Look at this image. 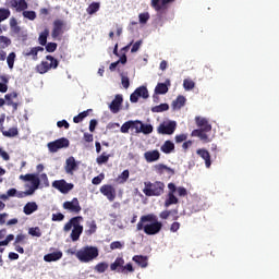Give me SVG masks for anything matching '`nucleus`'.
I'll use <instances>...</instances> for the list:
<instances>
[{
    "label": "nucleus",
    "mask_w": 279,
    "mask_h": 279,
    "mask_svg": "<svg viewBox=\"0 0 279 279\" xmlns=\"http://www.w3.org/2000/svg\"><path fill=\"white\" fill-rule=\"evenodd\" d=\"M120 130H121L122 134H128V132H130V130H132V121H128V122L123 123Z\"/></svg>",
    "instance_id": "nucleus-53"
},
{
    "label": "nucleus",
    "mask_w": 279,
    "mask_h": 279,
    "mask_svg": "<svg viewBox=\"0 0 279 279\" xmlns=\"http://www.w3.org/2000/svg\"><path fill=\"white\" fill-rule=\"evenodd\" d=\"M154 169L158 175H162V173H167L168 175H175V170L172 168H169L165 163H158L154 166Z\"/></svg>",
    "instance_id": "nucleus-16"
},
{
    "label": "nucleus",
    "mask_w": 279,
    "mask_h": 279,
    "mask_svg": "<svg viewBox=\"0 0 279 279\" xmlns=\"http://www.w3.org/2000/svg\"><path fill=\"white\" fill-rule=\"evenodd\" d=\"M111 271H118V274H134V266L131 263L125 265L123 257H117L116 260L110 265Z\"/></svg>",
    "instance_id": "nucleus-6"
},
{
    "label": "nucleus",
    "mask_w": 279,
    "mask_h": 279,
    "mask_svg": "<svg viewBox=\"0 0 279 279\" xmlns=\"http://www.w3.org/2000/svg\"><path fill=\"white\" fill-rule=\"evenodd\" d=\"M169 86H171V81L166 80V83H158L155 87L156 95H167L169 93Z\"/></svg>",
    "instance_id": "nucleus-19"
},
{
    "label": "nucleus",
    "mask_w": 279,
    "mask_h": 279,
    "mask_svg": "<svg viewBox=\"0 0 279 279\" xmlns=\"http://www.w3.org/2000/svg\"><path fill=\"white\" fill-rule=\"evenodd\" d=\"M146 162H156L160 160V151L158 150H148L144 154Z\"/></svg>",
    "instance_id": "nucleus-23"
},
{
    "label": "nucleus",
    "mask_w": 279,
    "mask_h": 279,
    "mask_svg": "<svg viewBox=\"0 0 279 279\" xmlns=\"http://www.w3.org/2000/svg\"><path fill=\"white\" fill-rule=\"evenodd\" d=\"M25 239H26V236H25V234H23V233H20V234H17L16 236H15V241H14V243H24L25 242Z\"/></svg>",
    "instance_id": "nucleus-64"
},
{
    "label": "nucleus",
    "mask_w": 279,
    "mask_h": 279,
    "mask_svg": "<svg viewBox=\"0 0 279 279\" xmlns=\"http://www.w3.org/2000/svg\"><path fill=\"white\" fill-rule=\"evenodd\" d=\"M174 149H175V144H173V142L171 141H166L163 145L160 147V150L163 154H171V151H173Z\"/></svg>",
    "instance_id": "nucleus-32"
},
{
    "label": "nucleus",
    "mask_w": 279,
    "mask_h": 279,
    "mask_svg": "<svg viewBox=\"0 0 279 279\" xmlns=\"http://www.w3.org/2000/svg\"><path fill=\"white\" fill-rule=\"evenodd\" d=\"M140 131L142 134H151L154 132V126L151 124H144L140 125Z\"/></svg>",
    "instance_id": "nucleus-39"
},
{
    "label": "nucleus",
    "mask_w": 279,
    "mask_h": 279,
    "mask_svg": "<svg viewBox=\"0 0 279 279\" xmlns=\"http://www.w3.org/2000/svg\"><path fill=\"white\" fill-rule=\"evenodd\" d=\"M179 199L175 197V194L168 193V198L165 201V207L169 208V206H173V204H178Z\"/></svg>",
    "instance_id": "nucleus-34"
},
{
    "label": "nucleus",
    "mask_w": 279,
    "mask_h": 279,
    "mask_svg": "<svg viewBox=\"0 0 279 279\" xmlns=\"http://www.w3.org/2000/svg\"><path fill=\"white\" fill-rule=\"evenodd\" d=\"M52 221H64V215L62 213L52 214Z\"/></svg>",
    "instance_id": "nucleus-58"
},
{
    "label": "nucleus",
    "mask_w": 279,
    "mask_h": 279,
    "mask_svg": "<svg viewBox=\"0 0 279 279\" xmlns=\"http://www.w3.org/2000/svg\"><path fill=\"white\" fill-rule=\"evenodd\" d=\"M175 128H178V123H175V121L162 122L157 128V132L158 134L171 136V134L175 132Z\"/></svg>",
    "instance_id": "nucleus-9"
},
{
    "label": "nucleus",
    "mask_w": 279,
    "mask_h": 279,
    "mask_svg": "<svg viewBox=\"0 0 279 279\" xmlns=\"http://www.w3.org/2000/svg\"><path fill=\"white\" fill-rule=\"evenodd\" d=\"M207 132H211V131H206L204 129H196L192 131L191 136L199 138V141H202L203 143H210V137H208V134H206Z\"/></svg>",
    "instance_id": "nucleus-15"
},
{
    "label": "nucleus",
    "mask_w": 279,
    "mask_h": 279,
    "mask_svg": "<svg viewBox=\"0 0 279 279\" xmlns=\"http://www.w3.org/2000/svg\"><path fill=\"white\" fill-rule=\"evenodd\" d=\"M47 38H49V28H45L44 32L39 34L38 43L41 45V47H45L47 45Z\"/></svg>",
    "instance_id": "nucleus-33"
},
{
    "label": "nucleus",
    "mask_w": 279,
    "mask_h": 279,
    "mask_svg": "<svg viewBox=\"0 0 279 279\" xmlns=\"http://www.w3.org/2000/svg\"><path fill=\"white\" fill-rule=\"evenodd\" d=\"M75 256L81 263H90L99 256V248L97 246H84L75 253Z\"/></svg>",
    "instance_id": "nucleus-4"
},
{
    "label": "nucleus",
    "mask_w": 279,
    "mask_h": 279,
    "mask_svg": "<svg viewBox=\"0 0 279 279\" xmlns=\"http://www.w3.org/2000/svg\"><path fill=\"white\" fill-rule=\"evenodd\" d=\"M100 8H101L100 2H92L87 7L86 12H87V14H89V16H93V14H97V12H99Z\"/></svg>",
    "instance_id": "nucleus-31"
},
{
    "label": "nucleus",
    "mask_w": 279,
    "mask_h": 279,
    "mask_svg": "<svg viewBox=\"0 0 279 279\" xmlns=\"http://www.w3.org/2000/svg\"><path fill=\"white\" fill-rule=\"evenodd\" d=\"M82 221H84V217L76 216L71 218L63 227L64 232H71V240L72 241H80V236H82V232H84V226H82Z\"/></svg>",
    "instance_id": "nucleus-2"
},
{
    "label": "nucleus",
    "mask_w": 279,
    "mask_h": 279,
    "mask_svg": "<svg viewBox=\"0 0 279 279\" xmlns=\"http://www.w3.org/2000/svg\"><path fill=\"white\" fill-rule=\"evenodd\" d=\"M88 112H93V109H88V110L83 111V112L78 113L77 116H75L73 118L74 123H82V121H84V119H86V117H88Z\"/></svg>",
    "instance_id": "nucleus-36"
},
{
    "label": "nucleus",
    "mask_w": 279,
    "mask_h": 279,
    "mask_svg": "<svg viewBox=\"0 0 279 279\" xmlns=\"http://www.w3.org/2000/svg\"><path fill=\"white\" fill-rule=\"evenodd\" d=\"M131 129L136 131V134H141V124H143V122L141 120H136V121H131Z\"/></svg>",
    "instance_id": "nucleus-51"
},
{
    "label": "nucleus",
    "mask_w": 279,
    "mask_h": 279,
    "mask_svg": "<svg viewBox=\"0 0 279 279\" xmlns=\"http://www.w3.org/2000/svg\"><path fill=\"white\" fill-rule=\"evenodd\" d=\"M169 110V104H160L151 108V112H167Z\"/></svg>",
    "instance_id": "nucleus-44"
},
{
    "label": "nucleus",
    "mask_w": 279,
    "mask_h": 279,
    "mask_svg": "<svg viewBox=\"0 0 279 279\" xmlns=\"http://www.w3.org/2000/svg\"><path fill=\"white\" fill-rule=\"evenodd\" d=\"M3 136H7V138H14V136H19V129L17 128H11L7 131H2Z\"/></svg>",
    "instance_id": "nucleus-37"
},
{
    "label": "nucleus",
    "mask_w": 279,
    "mask_h": 279,
    "mask_svg": "<svg viewBox=\"0 0 279 279\" xmlns=\"http://www.w3.org/2000/svg\"><path fill=\"white\" fill-rule=\"evenodd\" d=\"M150 5L156 10V12H160V10H165V8H167V4H162V0H151Z\"/></svg>",
    "instance_id": "nucleus-38"
},
{
    "label": "nucleus",
    "mask_w": 279,
    "mask_h": 279,
    "mask_svg": "<svg viewBox=\"0 0 279 279\" xmlns=\"http://www.w3.org/2000/svg\"><path fill=\"white\" fill-rule=\"evenodd\" d=\"M34 193H36V190L29 187L25 192H17L16 197H19V199H23L24 197H29V195H34Z\"/></svg>",
    "instance_id": "nucleus-42"
},
{
    "label": "nucleus",
    "mask_w": 279,
    "mask_h": 279,
    "mask_svg": "<svg viewBox=\"0 0 279 279\" xmlns=\"http://www.w3.org/2000/svg\"><path fill=\"white\" fill-rule=\"evenodd\" d=\"M60 61L53 58L51 54L46 56V61H41L39 64L36 65V71L40 75H45V73H49L51 69H58Z\"/></svg>",
    "instance_id": "nucleus-5"
},
{
    "label": "nucleus",
    "mask_w": 279,
    "mask_h": 279,
    "mask_svg": "<svg viewBox=\"0 0 279 279\" xmlns=\"http://www.w3.org/2000/svg\"><path fill=\"white\" fill-rule=\"evenodd\" d=\"M63 208L64 210H70V213H75V215H80V213H82V206L80 205L77 197H74L72 201L64 202Z\"/></svg>",
    "instance_id": "nucleus-10"
},
{
    "label": "nucleus",
    "mask_w": 279,
    "mask_h": 279,
    "mask_svg": "<svg viewBox=\"0 0 279 279\" xmlns=\"http://www.w3.org/2000/svg\"><path fill=\"white\" fill-rule=\"evenodd\" d=\"M106 175L104 173L98 174L92 180V183L95 185H99L100 182H104Z\"/></svg>",
    "instance_id": "nucleus-56"
},
{
    "label": "nucleus",
    "mask_w": 279,
    "mask_h": 279,
    "mask_svg": "<svg viewBox=\"0 0 279 279\" xmlns=\"http://www.w3.org/2000/svg\"><path fill=\"white\" fill-rule=\"evenodd\" d=\"M149 19H150L149 12H144L138 14V20L141 25L147 24V21H149Z\"/></svg>",
    "instance_id": "nucleus-49"
},
{
    "label": "nucleus",
    "mask_w": 279,
    "mask_h": 279,
    "mask_svg": "<svg viewBox=\"0 0 279 279\" xmlns=\"http://www.w3.org/2000/svg\"><path fill=\"white\" fill-rule=\"evenodd\" d=\"M52 187L57 189L60 193L63 195H66L70 191H73L75 185L73 183H66V180L61 179V180H56L52 182Z\"/></svg>",
    "instance_id": "nucleus-8"
},
{
    "label": "nucleus",
    "mask_w": 279,
    "mask_h": 279,
    "mask_svg": "<svg viewBox=\"0 0 279 279\" xmlns=\"http://www.w3.org/2000/svg\"><path fill=\"white\" fill-rule=\"evenodd\" d=\"M132 260L134 263H136V265H138V267H142V269H145V267H147V265H149L147 256L135 255V256H133Z\"/></svg>",
    "instance_id": "nucleus-26"
},
{
    "label": "nucleus",
    "mask_w": 279,
    "mask_h": 279,
    "mask_svg": "<svg viewBox=\"0 0 279 279\" xmlns=\"http://www.w3.org/2000/svg\"><path fill=\"white\" fill-rule=\"evenodd\" d=\"M197 156H201L203 160H205V167L207 169H210V165H213V161H210V153L206 148H199L196 150Z\"/></svg>",
    "instance_id": "nucleus-17"
},
{
    "label": "nucleus",
    "mask_w": 279,
    "mask_h": 279,
    "mask_svg": "<svg viewBox=\"0 0 279 279\" xmlns=\"http://www.w3.org/2000/svg\"><path fill=\"white\" fill-rule=\"evenodd\" d=\"M130 179V170H124L119 177H118V182L120 184H125L128 180Z\"/></svg>",
    "instance_id": "nucleus-43"
},
{
    "label": "nucleus",
    "mask_w": 279,
    "mask_h": 279,
    "mask_svg": "<svg viewBox=\"0 0 279 279\" xmlns=\"http://www.w3.org/2000/svg\"><path fill=\"white\" fill-rule=\"evenodd\" d=\"M143 193L146 197H160L165 193V183L162 181H151L144 182Z\"/></svg>",
    "instance_id": "nucleus-3"
},
{
    "label": "nucleus",
    "mask_w": 279,
    "mask_h": 279,
    "mask_svg": "<svg viewBox=\"0 0 279 279\" xmlns=\"http://www.w3.org/2000/svg\"><path fill=\"white\" fill-rule=\"evenodd\" d=\"M137 92V95L142 97L143 99H149V90H147L146 86H140L135 89Z\"/></svg>",
    "instance_id": "nucleus-35"
},
{
    "label": "nucleus",
    "mask_w": 279,
    "mask_h": 279,
    "mask_svg": "<svg viewBox=\"0 0 279 279\" xmlns=\"http://www.w3.org/2000/svg\"><path fill=\"white\" fill-rule=\"evenodd\" d=\"M28 234H31V236H37V238L43 236V232L40 231L39 227L29 228L28 229Z\"/></svg>",
    "instance_id": "nucleus-47"
},
{
    "label": "nucleus",
    "mask_w": 279,
    "mask_h": 279,
    "mask_svg": "<svg viewBox=\"0 0 279 279\" xmlns=\"http://www.w3.org/2000/svg\"><path fill=\"white\" fill-rule=\"evenodd\" d=\"M16 60V53L15 52H10L9 56L7 57V64L9 69H14V62Z\"/></svg>",
    "instance_id": "nucleus-41"
},
{
    "label": "nucleus",
    "mask_w": 279,
    "mask_h": 279,
    "mask_svg": "<svg viewBox=\"0 0 279 279\" xmlns=\"http://www.w3.org/2000/svg\"><path fill=\"white\" fill-rule=\"evenodd\" d=\"M121 84L123 88H130V77L122 75Z\"/></svg>",
    "instance_id": "nucleus-59"
},
{
    "label": "nucleus",
    "mask_w": 279,
    "mask_h": 279,
    "mask_svg": "<svg viewBox=\"0 0 279 279\" xmlns=\"http://www.w3.org/2000/svg\"><path fill=\"white\" fill-rule=\"evenodd\" d=\"M123 244L120 241H114L110 244V250H121Z\"/></svg>",
    "instance_id": "nucleus-62"
},
{
    "label": "nucleus",
    "mask_w": 279,
    "mask_h": 279,
    "mask_svg": "<svg viewBox=\"0 0 279 279\" xmlns=\"http://www.w3.org/2000/svg\"><path fill=\"white\" fill-rule=\"evenodd\" d=\"M39 51H45V48L40 47V46L33 47L29 50L24 51L23 56H25L26 58H29V56H31L33 60H38Z\"/></svg>",
    "instance_id": "nucleus-22"
},
{
    "label": "nucleus",
    "mask_w": 279,
    "mask_h": 279,
    "mask_svg": "<svg viewBox=\"0 0 279 279\" xmlns=\"http://www.w3.org/2000/svg\"><path fill=\"white\" fill-rule=\"evenodd\" d=\"M87 230H85V234L87 236H93L95 232H97V222L95 220H87L86 221Z\"/></svg>",
    "instance_id": "nucleus-27"
},
{
    "label": "nucleus",
    "mask_w": 279,
    "mask_h": 279,
    "mask_svg": "<svg viewBox=\"0 0 279 279\" xmlns=\"http://www.w3.org/2000/svg\"><path fill=\"white\" fill-rule=\"evenodd\" d=\"M136 229L137 231L143 230L148 236H154L162 230V222L158 221V216L147 214L140 218Z\"/></svg>",
    "instance_id": "nucleus-1"
},
{
    "label": "nucleus",
    "mask_w": 279,
    "mask_h": 279,
    "mask_svg": "<svg viewBox=\"0 0 279 279\" xmlns=\"http://www.w3.org/2000/svg\"><path fill=\"white\" fill-rule=\"evenodd\" d=\"M46 51L48 53H53L58 49V44L57 43H48L45 45Z\"/></svg>",
    "instance_id": "nucleus-52"
},
{
    "label": "nucleus",
    "mask_w": 279,
    "mask_h": 279,
    "mask_svg": "<svg viewBox=\"0 0 279 279\" xmlns=\"http://www.w3.org/2000/svg\"><path fill=\"white\" fill-rule=\"evenodd\" d=\"M110 160V155H107L106 153H102L100 156L96 158L97 165H106Z\"/></svg>",
    "instance_id": "nucleus-45"
},
{
    "label": "nucleus",
    "mask_w": 279,
    "mask_h": 279,
    "mask_svg": "<svg viewBox=\"0 0 279 279\" xmlns=\"http://www.w3.org/2000/svg\"><path fill=\"white\" fill-rule=\"evenodd\" d=\"M177 192L179 197H186V195H189V192L185 190V187H177Z\"/></svg>",
    "instance_id": "nucleus-60"
},
{
    "label": "nucleus",
    "mask_w": 279,
    "mask_h": 279,
    "mask_svg": "<svg viewBox=\"0 0 279 279\" xmlns=\"http://www.w3.org/2000/svg\"><path fill=\"white\" fill-rule=\"evenodd\" d=\"M36 210H38V204L36 202H28L23 208V213L26 215H33Z\"/></svg>",
    "instance_id": "nucleus-29"
},
{
    "label": "nucleus",
    "mask_w": 279,
    "mask_h": 279,
    "mask_svg": "<svg viewBox=\"0 0 279 279\" xmlns=\"http://www.w3.org/2000/svg\"><path fill=\"white\" fill-rule=\"evenodd\" d=\"M138 97H141V96L138 95V93L135 89L134 93H132L131 96H130L131 104H137L138 102Z\"/></svg>",
    "instance_id": "nucleus-57"
},
{
    "label": "nucleus",
    "mask_w": 279,
    "mask_h": 279,
    "mask_svg": "<svg viewBox=\"0 0 279 279\" xmlns=\"http://www.w3.org/2000/svg\"><path fill=\"white\" fill-rule=\"evenodd\" d=\"M142 46H143V39L137 40L135 44H133L131 48V53H136V51H138V49H141Z\"/></svg>",
    "instance_id": "nucleus-55"
},
{
    "label": "nucleus",
    "mask_w": 279,
    "mask_h": 279,
    "mask_svg": "<svg viewBox=\"0 0 279 279\" xmlns=\"http://www.w3.org/2000/svg\"><path fill=\"white\" fill-rule=\"evenodd\" d=\"M121 106H123V95L117 94L114 99L109 105V109L113 114H117L121 111Z\"/></svg>",
    "instance_id": "nucleus-14"
},
{
    "label": "nucleus",
    "mask_w": 279,
    "mask_h": 279,
    "mask_svg": "<svg viewBox=\"0 0 279 279\" xmlns=\"http://www.w3.org/2000/svg\"><path fill=\"white\" fill-rule=\"evenodd\" d=\"M17 40H22V43H25L27 40V32L22 31L21 33H17Z\"/></svg>",
    "instance_id": "nucleus-61"
},
{
    "label": "nucleus",
    "mask_w": 279,
    "mask_h": 279,
    "mask_svg": "<svg viewBox=\"0 0 279 279\" xmlns=\"http://www.w3.org/2000/svg\"><path fill=\"white\" fill-rule=\"evenodd\" d=\"M62 34H64V21L54 20L52 24V32H51V36L53 40H56V38H60Z\"/></svg>",
    "instance_id": "nucleus-12"
},
{
    "label": "nucleus",
    "mask_w": 279,
    "mask_h": 279,
    "mask_svg": "<svg viewBox=\"0 0 279 279\" xmlns=\"http://www.w3.org/2000/svg\"><path fill=\"white\" fill-rule=\"evenodd\" d=\"M19 97V94L16 92H13L11 94H7L4 96L7 106H11L13 108V112H16L19 110V102H14L12 99H16Z\"/></svg>",
    "instance_id": "nucleus-18"
},
{
    "label": "nucleus",
    "mask_w": 279,
    "mask_h": 279,
    "mask_svg": "<svg viewBox=\"0 0 279 279\" xmlns=\"http://www.w3.org/2000/svg\"><path fill=\"white\" fill-rule=\"evenodd\" d=\"M57 126H58V128H64L65 130H69L70 124L68 123L66 120H61V121H58V122H57Z\"/></svg>",
    "instance_id": "nucleus-63"
},
{
    "label": "nucleus",
    "mask_w": 279,
    "mask_h": 279,
    "mask_svg": "<svg viewBox=\"0 0 279 279\" xmlns=\"http://www.w3.org/2000/svg\"><path fill=\"white\" fill-rule=\"evenodd\" d=\"M5 19H10V10L8 9H0V23L5 21Z\"/></svg>",
    "instance_id": "nucleus-54"
},
{
    "label": "nucleus",
    "mask_w": 279,
    "mask_h": 279,
    "mask_svg": "<svg viewBox=\"0 0 279 279\" xmlns=\"http://www.w3.org/2000/svg\"><path fill=\"white\" fill-rule=\"evenodd\" d=\"M63 254L61 251H57L50 254H46L44 256V260L46 263H56V260H60V258H62Z\"/></svg>",
    "instance_id": "nucleus-25"
},
{
    "label": "nucleus",
    "mask_w": 279,
    "mask_h": 279,
    "mask_svg": "<svg viewBox=\"0 0 279 279\" xmlns=\"http://www.w3.org/2000/svg\"><path fill=\"white\" fill-rule=\"evenodd\" d=\"M100 193L107 197L109 202H114V199H117V190L110 184H104L100 187Z\"/></svg>",
    "instance_id": "nucleus-11"
},
{
    "label": "nucleus",
    "mask_w": 279,
    "mask_h": 279,
    "mask_svg": "<svg viewBox=\"0 0 279 279\" xmlns=\"http://www.w3.org/2000/svg\"><path fill=\"white\" fill-rule=\"evenodd\" d=\"M186 105V98L184 96H178L175 100L172 101V108L174 110H180L181 108H184Z\"/></svg>",
    "instance_id": "nucleus-30"
},
{
    "label": "nucleus",
    "mask_w": 279,
    "mask_h": 279,
    "mask_svg": "<svg viewBox=\"0 0 279 279\" xmlns=\"http://www.w3.org/2000/svg\"><path fill=\"white\" fill-rule=\"evenodd\" d=\"M183 87L186 90H193L195 88V82H193V80H191V78H185L183 81Z\"/></svg>",
    "instance_id": "nucleus-48"
},
{
    "label": "nucleus",
    "mask_w": 279,
    "mask_h": 279,
    "mask_svg": "<svg viewBox=\"0 0 279 279\" xmlns=\"http://www.w3.org/2000/svg\"><path fill=\"white\" fill-rule=\"evenodd\" d=\"M65 165V172L70 175H73V171H77V162L75 161V157L68 158Z\"/></svg>",
    "instance_id": "nucleus-21"
},
{
    "label": "nucleus",
    "mask_w": 279,
    "mask_h": 279,
    "mask_svg": "<svg viewBox=\"0 0 279 279\" xmlns=\"http://www.w3.org/2000/svg\"><path fill=\"white\" fill-rule=\"evenodd\" d=\"M0 45L1 49H5L7 47H10V45H12V39L7 36H0Z\"/></svg>",
    "instance_id": "nucleus-46"
},
{
    "label": "nucleus",
    "mask_w": 279,
    "mask_h": 279,
    "mask_svg": "<svg viewBox=\"0 0 279 279\" xmlns=\"http://www.w3.org/2000/svg\"><path fill=\"white\" fill-rule=\"evenodd\" d=\"M171 215H174L173 221H178L180 219V216H178V209H172V210H163L160 213L159 217L160 219H169Z\"/></svg>",
    "instance_id": "nucleus-28"
},
{
    "label": "nucleus",
    "mask_w": 279,
    "mask_h": 279,
    "mask_svg": "<svg viewBox=\"0 0 279 279\" xmlns=\"http://www.w3.org/2000/svg\"><path fill=\"white\" fill-rule=\"evenodd\" d=\"M69 145H71L69 138L61 137L59 140L48 143V149L49 151H51V154H56V151H58L59 149H64L69 147Z\"/></svg>",
    "instance_id": "nucleus-7"
},
{
    "label": "nucleus",
    "mask_w": 279,
    "mask_h": 279,
    "mask_svg": "<svg viewBox=\"0 0 279 279\" xmlns=\"http://www.w3.org/2000/svg\"><path fill=\"white\" fill-rule=\"evenodd\" d=\"M24 19H28V21H36V11H23Z\"/></svg>",
    "instance_id": "nucleus-50"
},
{
    "label": "nucleus",
    "mask_w": 279,
    "mask_h": 279,
    "mask_svg": "<svg viewBox=\"0 0 279 279\" xmlns=\"http://www.w3.org/2000/svg\"><path fill=\"white\" fill-rule=\"evenodd\" d=\"M107 269H108V263L106 262L98 263L95 266V271H97V274H105Z\"/></svg>",
    "instance_id": "nucleus-40"
},
{
    "label": "nucleus",
    "mask_w": 279,
    "mask_h": 279,
    "mask_svg": "<svg viewBox=\"0 0 279 279\" xmlns=\"http://www.w3.org/2000/svg\"><path fill=\"white\" fill-rule=\"evenodd\" d=\"M195 121L197 128H201V130L213 131V125L208 123V120L206 118L196 117Z\"/></svg>",
    "instance_id": "nucleus-24"
},
{
    "label": "nucleus",
    "mask_w": 279,
    "mask_h": 279,
    "mask_svg": "<svg viewBox=\"0 0 279 279\" xmlns=\"http://www.w3.org/2000/svg\"><path fill=\"white\" fill-rule=\"evenodd\" d=\"M20 180H24V182H32L31 189H34V191H38L40 186V178H38V175L36 174H21Z\"/></svg>",
    "instance_id": "nucleus-13"
},
{
    "label": "nucleus",
    "mask_w": 279,
    "mask_h": 279,
    "mask_svg": "<svg viewBox=\"0 0 279 279\" xmlns=\"http://www.w3.org/2000/svg\"><path fill=\"white\" fill-rule=\"evenodd\" d=\"M10 8H15L17 12H23L27 10V1L25 0H10Z\"/></svg>",
    "instance_id": "nucleus-20"
}]
</instances>
